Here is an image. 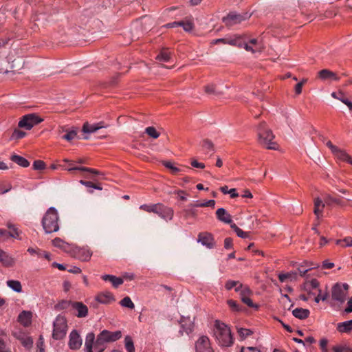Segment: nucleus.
<instances>
[{"label":"nucleus","instance_id":"nucleus-61","mask_svg":"<svg viewBox=\"0 0 352 352\" xmlns=\"http://www.w3.org/2000/svg\"><path fill=\"white\" fill-rule=\"evenodd\" d=\"M0 352H10L6 349L4 335L2 331L0 333Z\"/></svg>","mask_w":352,"mask_h":352},{"label":"nucleus","instance_id":"nucleus-28","mask_svg":"<svg viewBox=\"0 0 352 352\" xmlns=\"http://www.w3.org/2000/svg\"><path fill=\"white\" fill-rule=\"evenodd\" d=\"M326 204L324 201H323L319 197H317L314 199V212L319 218L320 214H322L323 209L325 206Z\"/></svg>","mask_w":352,"mask_h":352},{"label":"nucleus","instance_id":"nucleus-57","mask_svg":"<svg viewBox=\"0 0 352 352\" xmlns=\"http://www.w3.org/2000/svg\"><path fill=\"white\" fill-rule=\"evenodd\" d=\"M241 301L247 305L249 307L254 308L256 309L258 308V305L254 304L249 296L243 297Z\"/></svg>","mask_w":352,"mask_h":352},{"label":"nucleus","instance_id":"nucleus-26","mask_svg":"<svg viewBox=\"0 0 352 352\" xmlns=\"http://www.w3.org/2000/svg\"><path fill=\"white\" fill-rule=\"evenodd\" d=\"M101 278L104 281L111 282L116 288L123 283V279L122 278L116 277L113 275L105 274L102 276Z\"/></svg>","mask_w":352,"mask_h":352},{"label":"nucleus","instance_id":"nucleus-37","mask_svg":"<svg viewBox=\"0 0 352 352\" xmlns=\"http://www.w3.org/2000/svg\"><path fill=\"white\" fill-rule=\"evenodd\" d=\"M124 346L128 352H134L135 351L133 341L131 336H125Z\"/></svg>","mask_w":352,"mask_h":352},{"label":"nucleus","instance_id":"nucleus-55","mask_svg":"<svg viewBox=\"0 0 352 352\" xmlns=\"http://www.w3.org/2000/svg\"><path fill=\"white\" fill-rule=\"evenodd\" d=\"M329 296V293L325 292L324 294H322L321 289H318V294L315 298L314 300L316 303H318L320 300L325 301Z\"/></svg>","mask_w":352,"mask_h":352},{"label":"nucleus","instance_id":"nucleus-62","mask_svg":"<svg viewBox=\"0 0 352 352\" xmlns=\"http://www.w3.org/2000/svg\"><path fill=\"white\" fill-rule=\"evenodd\" d=\"M328 344V340L326 338H322L320 340V346L322 349V352H327V346Z\"/></svg>","mask_w":352,"mask_h":352},{"label":"nucleus","instance_id":"nucleus-38","mask_svg":"<svg viewBox=\"0 0 352 352\" xmlns=\"http://www.w3.org/2000/svg\"><path fill=\"white\" fill-rule=\"evenodd\" d=\"M318 76L322 80H327L328 78H332L335 76V73L329 69H322L318 72Z\"/></svg>","mask_w":352,"mask_h":352},{"label":"nucleus","instance_id":"nucleus-4","mask_svg":"<svg viewBox=\"0 0 352 352\" xmlns=\"http://www.w3.org/2000/svg\"><path fill=\"white\" fill-rule=\"evenodd\" d=\"M52 338L58 340L63 339L67 331V322L65 316L58 315L53 323Z\"/></svg>","mask_w":352,"mask_h":352},{"label":"nucleus","instance_id":"nucleus-9","mask_svg":"<svg viewBox=\"0 0 352 352\" xmlns=\"http://www.w3.org/2000/svg\"><path fill=\"white\" fill-rule=\"evenodd\" d=\"M156 212L159 217L165 221H170L173 219L174 216V210L172 208L164 206L161 203H157V207L156 209Z\"/></svg>","mask_w":352,"mask_h":352},{"label":"nucleus","instance_id":"nucleus-53","mask_svg":"<svg viewBox=\"0 0 352 352\" xmlns=\"http://www.w3.org/2000/svg\"><path fill=\"white\" fill-rule=\"evenodd\" d=\"M26 135V133L23 131H21V130H19V129H15L12 135H11V140H19V139H21L23 138H24Z\"/></svg>","mask_w":352,"mask_h":352},{"label":"nucleus","instance_id":"nucleus-47","mask_svg":"<svg viewBox=\"0 0 352 352\" xmlns=\"http://www.w3.org/2000/svg\"><path fill=\"white\" fill-rule=\"evenodd\" d=\"M227 303L230 308L234 311H241L243 310L236 301L232 299L228 300Z\"/></svg>","mask_w":352,"mask_h":352},{"label":"nucleus","instance_id":"nucleus-30","mask_svg":"<svg viewBox=\"0 0 352 352\" xmlns=\"http://www.w3.org/2000/svg\"><path fill=\"white\" fill-rule=\"evenodd\" d=\"M337 329L339 332L346 333L352 330V320L338 324Z\"/></svg>","mask_w":352,"mask_h":352},{"label":"nucleus","instance_id":"nucleus-16","mask_svg":"<svg viewBox=\"0 0 352 352\" xmlns=\"http://www.w3.org/2000/svg\"><path fill=\"white\" fill-rule=\"evenodd\" d=\"M331 96L337 100H339L342 103L346 104L349 108L350 111H352V101L349 100V98L344 94L342 91H339L338 92L331 93Z\"/></svg>","mask_w":352,"mask_h":352},{"label":"nucleus","instance_id":"nucleus-12","mask_svg":"<svg viewBox=\"0 0 352 352\" xmlns=\"http://www.w3.org/2000/svg\"><path fill=\"white\" fill-rule=\"evenodd\" d=\"M197 241L208 248H213L215 246V241L212 234L209 232H201L198 235Z\"/></svg>","mask_w":352,"mask_h":352},{"label":"nucleus","instance_id":"nucleus-35","mask_svg":"<svg viewBox=\"0 0 352 352\" xmlns=\"http://www.w3.org/2000/svg\"><path fill=\"white\" fill-rule=\"evenodd\" d=\"M7 285L16 292H21L22 291V286L19 280H8Z\"/></svg>","mask_w":352,"mask_h":352},{"label":"nucleus","instance_id":"nucleus-60","mask_svg":"<svg viewBox=\"0 0 352 352\" xmlns=\"http://www.w3.org/2000/svg\"><path fill=\"white\" fill-rule=\"evenodd\" d=\"M243 45H244V48L245 49V50H247L248 52H251L253 54L256 52H261L263 50L262 46H256V48H253L248 43H244Z\"/></svg>","mask_w":352,"mask_h":352},{"label":"nucleus","instance_id":"nucleus-34","mask_svg":"<svg viewBox=\"0 0 352 352\" xmlns=\"http://www.w3.org/2000/svg\"><path fill=\"white\" fill-rule=\"evenodd\" d=\"M156 59L160 61L168 62L170 59V52L168 50H162L157 56Z\"/></svg>","mask_w":352,"mask_h":352},{"label":"nucleus","instance_id":"nucleus-44","mask_svg":"<svg viewBox=\"0 0 352 352\" xmlns=\"http://www.w3.org/2000/svg\"><path fill=\"white\" fill-rule=\"evenodd\" d=\"M145 133L151 138L157 139L160 136V133L157 131L156 129L153 126H148L146 128Z\"/></svg>","mask_w":352,"mask_h":352},{"label":"nucleus","instance_id":"nucleus-42","mask_svg":"<svg viewBox=\"0 0 352 352\" xmlns=\"http://www.w3.org/2000/svg\"><path fill=\"white\" fill-rule=\"evenodd\" d=\"M162 164L169 170H170L171 173L173 174H177L181 171H182V169L175 166L170 161H163Z\"/></svg>","mask_w":352,"mask_h":352},{"label":"nucleus","instance_id":"nucleus-58","mask_svg":"<svg viewBox=\"0 0 352 352\" xmlns=\"http://www.w3.org/2000/svg\"><path fill=\"white\" fill-rule=\"evenodd\" d=\"M239 292H240L241 300L242 299L243 297L249 296L252 294V292L250 289V288L248 286H243V285L242 288L240 289Z\"/></svg>","mask_w":352,"mask_h":352},{"label":"nucleus","instance_id":"nucleus-1","mask_svg":"<svg viewBox=\"0 0 352 352\" xmlns=\"http://www.w3.org/2000/svg\"><path fill=\"white\" fill-rule=\"evenodd\" d=\"M258 143L270 150H278V146L274 140L275 136L265 122H261L257 126Z\"/></svg>","mask_w":352,"mask_h":352},{"label":"nucleus","instance_id":"nucleus-17","mask_svg":"<svg viewBox=\"0 0 352 352\" xmlns=\"http://www.w3.org/2000/svg\"><path fill=\"white\" fill-rule=\"evenodd\" d=\"M95 299L96 301L102 304H108L115 300L113 294L109 292H104L99 293L96 296Z\"/></svg>","mask_w":352,"mask_h":352},{"label":"nucleus","instance_id":"nucleus-41","mask_svg":"<svg viewBox=\"0 0 352 352\" xmlns=\"http://www.w3.org/2000/svg\"><path fill=\"white\" fill-rule=\"evenodd\" d=\"M201 146L204 150H206L208 152L211 151L212 153L214 152V144L208 139H205L202 141Z\"/></svg>","mask_w":352,"mask_h":352},{"label":"nucleus","instance_id":"nucleus-54","mask_svg":"<svg viewBox=\"0 0 352 352\" xmlns=\"http://www.w3.org/2000/svg\"><path fill=\"white\" fill-rule=\"evenodd\" d=\"M241 36H235L233 38H228L227 44L233 45V46H239L241 47L242 44L241 43Z\"/></svg>","mask_w":352,"mask_h":352},{"label":"nucleus","instance_id":"nucleus-32","mask_svg":"<svg viewBox=\"0 0 352 352\" xmlns=\"http://www.w3.org/2000/svg\"><path fill=\"white\" fill-rule=\"evenodd\" d=\"M319 282L318 281V280L314 278V279H311V280H307L304 285H305V289L308 292H310L311 290L312 289H316L319 287Z\"/></svg>","mask_w":352,"mask_h":352},{"label":"nucleus","instance_id":"nucleus-7","mask_svg":"<svg viewBox=\"0 0 352 352\" xmlns=\"http://www.w3.org/2000/svg\"><path fill=\"white\" fill-rule=\"evenodd\" d=\"M250 18L248 14H241L235 12H230L223 18V22L226 26H232L241 23Z\"/></svg>","mask_w":352,"mask_h":352},{"label":"nucleus","instance_id":"nucleus-6","mask_svg":"<svg viewBox=\"0 0 352 352\" xmlns=\"http://www.w3.org/2000/svg\"><path fill=\"white\" fill-rule=\"evenodd\" d=\"M43 119L36 113H29L22 117L18 123L20 128L30 130L34 126L42 122Z\"/></svg>","mask_w":352,"mask_h":352},{"label":"nucleus","instance_id":"nucleus-2","mask_svg":"<svg viewBox=\"0 0 352 352\" xmlns=\"http://www.w3.org/2000/svg\"><path fill=\"white\" fill-rule=\"evenodd\" d=\"M214 336L218 343L222 346H230L233 344V338L230 327L219 320L215 321Z\"/></svg>","mask_w":352,"mask_h":352},{"label":"nucleus","instance_id":"nucleus-5","mask_svg":"<svg viewBox=\"0 0 352 352\" xmlns=\"http://www.w3.org/2000/svg\"><path fill=\"white\" fill-rule=\"evenodd\" d=\"M349 286L347 283H336L331 288V297L335 301L343 303L348 294Z\"/></svg>","mask_w":352,"mask_h":352},{"label":"nucleus","instance_id":"nucleus-15","mask_svg":"<svg viewBox=\"0 0 352 352\" xmlns=\"http://www.w3.org/2000/svg\"><path fill=\"white\" fill-rule=\"evenodd\" d=\"M216 216L218 220L225 223H233L231 215L223 208L217 209Z\"/></svg>","mask_w":352,"mask_h":352},{"label":"nucleus","instance_id":"nucleus-49","mask_svg":"<svg viewBox=\"0 0 352 352\" xmlns=\"http://www.w3.org/2000/svg\"><path fill=\"white\" fill-rule=\"evenodd\" d=\"M237 332L242 339H245L253 333L250 329L245 328H239L237 329Z\"/></svg>","mask_w":352,"mask_h":352},{"label":"nucleus","instance_id":"nucleus-25","mask_svg":"<svg viewBox=\"0 0 352 352\" xmlns=\"http://www.w3.org/2000/svg\"><path fill=\"white\" fill-rule=\"evenodd\" d=\"M52 244L54 246L58 248L65 252H69L72 250L70 244L58 237H56L52 240Z\"/></svg>","mask_w":352,"mask_h":352},{"label":"nucleus","instance_id":"nucleus-11","mask_svg":"<svg viewBox=\"0 0 352 352\" xmlns=\"http://www.w3.org/2000/svg\"><path fill=\"white\" fill-rule=\"evenodd\" d=\"M196 352H214L210 346L209 338L206 336H201L195 342Z\"/></svg>","mask_w":352,"mask_h":352},{"label":"nucleus","instance_id":"nucleus-48","mask_svg":"<svg viewBox=\"0 0 352 352\" xmlns=\"http://www.w3.org/2000/svg\"><path fill=\"white\" fill-rule=\"evenodd\" d=\"M72 302H73L68 301V300H62V301L59 302L58 303H57L54 307L57 310L65 309H67L70 305L72 306Z\"/></svg>","mask_w":352,"mask_h":352},{"label":"nucleus","instance_id":"nucleus-52","mask_svg":"<svg viewBox=\"0 0 352 352\" xmlns=\"http://www.w3.org/2000/svg\"><path fill=\"white\" fill-rule=\"evenodd\" d=\"M105 344V342L99 341V340L96 338L94 344V349L96 352H103L106 348Z\"/></svg>","mask_w":352,"mask_h":352},{"label":"nucleus","instance_id":"nucleus-21","mask_svg":"<svg viewBox=\"0 0 352 352\" xmlns=\"http://www.w3.org/2000/svg\"><path fill=\"white\" fill-rule=\"evenodd\" d=\"M75 253L76 257L82 261H89L92 255V252L86 248H76Z\"/></svg>","mask_w":352,"mask_h":352},{"label":"nucleus","instance_id":"nucleus-43","mask_svg":"<svg viewBox=\"0 0 352 352\" xmlns=\"http://www.w3.org/2000/svg\"><path fill=\"white\" fill-rule=\"evenodd\" d=\"M204 91L208 94L220 95L221 92L217 91L216 85L214 84L208 85L204 87Z\"/></svg>","mask_w":352,"mask_h":352},{"label":"nucleus","instance_id":"nucleus-29","mask_svg":"<svg viewBox=\"0 0 352 352\" xmlns=\"http://www.w3.org/2000/svg\"><path fill=\"white\" fill-rule=\"evenodd\" d=\"M10 160L20 166L24 168L28 167L30 166V162L25 158L18 155H12L10 157Z\"/></svg>","mask_w":352,"mask_h":352},{"label":"nucleus","instance_id":"nucleus-19","mask_svg":"<svg viewBox=\"0 0 352 352\" xmlns=\"http://www.w3.org/2000/svg\"><path fill=\"white\" fill-rule=\"evenodd\" d=\"M32 314L29 311H21L18 316V321L24 327H28L31 324Z\"/></svg>","mask_w":352,"mask_h":352},{"label":"nucleus","instance_id":"nucleus-50","mask_svg":"<svg viewBox=\"0 0 352 352\" xmlns=\"http://www.w3.org/2000/svg\"><path fill=\"white\" fill-rule=\"evenodd\" d=\"M16 236V234H12L10 232H8V231H7L6 230L0 229V242L5 241L8 240L9 238H10V236Z\"/></svg>","mask_w":352,"mask_h":352},{"label":"nucleus","instance_id":"nucleus-24","mask_svg":"<svg viewBox=\"0 0 352 352\" xmlns=\"http://www.w3.org/2000/svg\"><path fill=\"white\" fill-rule=\"evenodd\" d=\"M0 262L6 267H11L14 264V260L6 252L0 249Z\"/></svg>","mask_w":352,"mask_h":352},{"label":"nucleus","instance_id":"nucleus-56","mask_svg":"<svg viewBox=\"0 0 352 352\" xmlns=\"http://www.w3.org/2000/svg\"><path fill=\"white\" fill-rule=\"evenodd\" d=\"M319 267L318 264H316L314 267H310L309 268H304V265H301L298 267V271L301 276H305L307 272L311 269L317 268Z\"/></svg>","mask_w":352,"mask_h":352},{"label":"nucleus","instance_id":"nucleus-36","mask_svg":"<svg viewBox=\"0 0 352 352\" xmlns=\"http://www.w3.org/2000/svg\"><path fill=\"white\" fill-rule=\"evenodd\" d=\"M324 201L326 205L329 206H332L334 204L342 205V201L340 199L334 198L329 195H327L324 197Z\"/></svg>","mask_w":352,"mask_h":352},{"label":"nucleus","instance_id":"nucleus-46","mask_svg":"<svg viewBox=\"0 0 352 352\" xmlns=\"http://www.w3.org/2000/svg\"><path fill=\"white\" fill-rule=\"evenodd\" d=\"M157 207V204H151V205L143 204L140 206V209H141L144 211H146L147 212L155 213L157 212L156 211Z\"/></svg>","mask_w":352,"mask_h":352},{"label":"nucleus","instance_id":"nucleus-31","mask_svg":"<svg viewBox=\"0 0 352 352\" xmlns=\"http://www.w3.org/2000/svg\"><path fill=\"white\" fill-rule=\"evenodd\" d=\"M225 287L227 290H230L234 287L236 292H239L242 288V283L237 280H228L225 284Z\"/></svg>","mask_w":352,"mask_h":352},{"label":"nucleus","instance_id":"nucleus-39","mask_svg":"<svg viewBox=\"0 0 352 352\" xmlns=\"http://www.w3.org/2000/svg\"><path fill=\"white\" fill-rule=\"evenodd\" d=\"M230 228L234 230L236 234L239 237L245 239L249 236L248 232H243L241 228H239L235 223H231Z\"/></svg>","mask_w":352,"mask_h":352},{"label":"nucleus","instance_id":"nucleus-27","mask_svg":"<svg viewBox=\"0 0 352 352\" xmlns=\"http://www.w3.org/2000/svg\"><path fill=\"white\" fill-rule=\"evenodd\" d=\"M309 314L310 312L309 309L303 308H296L292 311L293 316L300 320L307 318L309 316Z\"/></svg>","mask_w":352,"mask_h":352},{"label":"nucleus","instance_id":"nucleus-22","mask_svg":"<svg viewBox=\"0 0 352 352\" xmlns=\"http://www.w3.org/2000/svg\"><path fill=\"white\" fill-rule=\"evenodd\" d=\"M95 342V334L93 332L87 333L85 338V352H93Z\"/></svg>","mask_w":352,"mask_h":352},{"label":"nucleus","instance_id":"nucleus-3","mask_svg":"<svg viewBox=\"0 0 352 352\" xmlns=\"http://www.w3.org/2000/svg\"><path fill=\"white\" fill-rule=\"evenodd\" d=\"M59 217L57 210L54 207H50L42 219L43 228L47 234L56 232L59 230Z\"/></svg>","mask_w":352,"mask_h":352},{"label":"nucleus","instance_id":"nucleus-10","mask_svg":"<svg viewBox=\"0 0 352 352\" xmlns=\"http://www.w3.org/2000/svg\"><path fill=\"white\" fill-rule=\"evenodd\" d=\"M82 344V340L79 333L76 330H72L69 336L68 346L72 350L79 349Z\"/></svg>","mask_w":352,"mask_h":352},{"label":"nucleus","instance_id":"nucleus-40","mask_svg":"<svg viewBox=\"0 0 352 352\" xmlns=\"http://www.w3.org/2000/svg\"><path fill=\"white\" fill-rule=\"evenodd\" d=\"M296 275L297 274L295 272H291L285 274L280 273L278 274V279L281 283H283L287 278L295 280L296 278Z\"/></svg>","mask_w":352,"mask_h":352},{"label":"nucleus","instance_id":"nucleus-23","mask_svg":"<svg viewBox=\"0 0 352 352\" xmlns=\"http://www.w3.org/2000/svg\"><path fill=\"white\" fill-rule=\"evenodd\" d=\"M66 169L69 172H72L73 170H80V171L89 172V173H93L95 175L100 174V173L96 169L84 167V166H74V163L72 161L69 162V166L67 168H66Z\"/></svg>","mask_w":352,"mask_h":352},{"label":"nucleus","instance_id":"nucleus-8","mask_svg":"<svg viewBox=\"0 0 352 352\" xmlns=\"http://www.w3.org/2000/svg\"><path fill=\"white\" fill-rule=\"evenodd\" d=\"M121 337L122 332L120 331H109L108 330H103L98 335L97 339L107 344L115 342Z\"/></svg>","mask_w":352,"mask_h":352},{"label":"nucleus","instance_id":"nucleus-18","mask_svg":"<svg viewBox=\"0 0 352 352\" xmlns=\"http://www.w3.org/2000/svg\"><path fill=\"white\" fill-rule=\"evenodd\" d=\"M104 127L106 126L104 125V123L102 122L96 123L94 124H90L88 122H85L82 126V131L84 133H91Z\"/></svg>","mask_w":352,"mask_h":352},{"label":"nucleus","instance_id":"nucleus-51","mask_svg":"<svg viewBox=\"0 0 352 352\" xmlns=\"http://www.w3.org/2000/svg\"><path fill=\"white\" fill-rule=\"evenodd\" d=\"M179 26L183 27L184 30L186 32H190L191 30H192V29L194 28L193 23L190 21H179Z\"/></svg>","mask_w":352,"mask_h":352},{"label":"nucleus","instance_id":"nucleus-13","mask_svg":"<svg viewBox=\"0 0 352 352\" xmlns=\"http://www.w3.org/2000/svg\"><path fill=\"white\" fill-rule=\"evenodd\" d=\"M181 329L179 331L181 336H183L184 333L189 335L192 332L194 329V322L190 318L182 317L180 321Z\"/></svg>","mask_w":352,"mask_h":352},{"label":"nucleus","instance_id":"nucleus-45","mask_svg":"<svg viewBox=\"0 0 352 352\" xmlns=\"http://www.w3.org/2000/svg\"><path fill=\"white\" fill-rule=\"evenodd\" d=\"M120 304L121 306L127 307L129 309H133L135 307L134 303L132 302L131 299L129 296H126L124 298H122Z\"/></svg>","mask_w":352,"mask_h":352},{"label":"nucleus","instance_id":"nucleus-33","mask_svg":"<svg viewBox=\"0 0 352 352\" xmlns=\"http://www.w3.org/2000/svg\"><path fill=\"white\" fill-rule=\"evenodd\" d=\"M63 131H65L66 134L62 136V138L63 140H67V142H71L72 140H74L77 137V131L76 130H71L67 131L65 130L64 127H60Z\"/></svg>","mask_w":352,"mask_h":352},{"label":"nucleus","instance_id":"nucleus-20","mask_svg":"<svg viewBox=\"0 0 352 352\" xmlns=\"http://www.w3.org/2000/svg\"><path fill=\"white\" fill-rule=\"evenodd\" d=\"M333 154L338 160L352 165V156L349 155L344 150L338 148Z\"/></svg>","mask_w":352,"mask_h":352},{"label":"nucleus","instance_id":"nucleus-14","mask_svg":"<svg viewBox=\"0 0 352 352\" xmlns=\"http://www.w3.org/2000/svg\"><path fill=\"white\" fill-rule=\"evenodd\" d=\"M72 307L77 311L76 316L78 318L86 317L88 314V308L82 302H73Z\"/></svg>","mask_w":352,"mask_h":352},{"label":"nucleus","instance_id":"nucleus-59","mask_svg":"<svg viewBox=\"0 0 352 352\" xmlns=\"http://www.w3.org/2000/svg\"><path fill=\"white\" fill-rule=\"evenodd\" d=\"M33 168L38 170H43L45 168V164L42 160H36L34 162Z\"/></svg>","mask_w":352,"mask_h":352},{"label":"nucleus","instance_id":"nucleus-63","mask_svg":"<svg viewBox=\"0 0 352 352\" xmlns=\"http://www.w3.org/2000/svg\"><path fill=\"white\" fill-rule=\"evenodd\" d=\"M241 352H260V351L256 347L248 346L242 347Z\"/></svg>","mask_w":352,"mask_h":352},{"label":"nucleus","instance_id":"nucleus-64","mask_svg":"<svg viewBox=\"0 0 352 352\" xmlns=\"http://www.w3.org/2000/svg\"><path fill=\"white\" fill-rule=\"evenodd\" d=\"M343 243L344 245H342L343 248L345 247H351L352 246V238L351 236H346L344 239H343Z\"/></svg>","mask_w":352,"mask_h":352}]
</instances>
